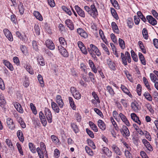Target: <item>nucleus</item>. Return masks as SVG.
Here are the masks:
<instances>
[{
  "label": "nucleus",
  "mask_w": 158,
  "mask_h": 158,
  "mask_svg": "<svg viewBox=\"0 0 158 158\" xmlns=\"http://www.w3.org/2000/svg\"><path fill=\"white\" fill-rule=\"evenodd\" d=\"M90 7L91 8L86 6L84 7V8L89 14L91 16L93 15V16H96L98 14V12L95 6L92 5Z\"/></svg>",
  "instance_id": "1"
},
{
  "label": "nucleus",
  "mask_w": 158,
  "mask_h": 158,
  "mask_svg": "<svg viewBox=\"0 0 158 158\" xmlns=\"http://www.w3.org/2000/svg\"><path fill=\"white\" fill-rule=\"evenodd\" d=\"M70 91L75 99L79 100L81 98V94L75 88L73 87H71Z\"/></svg>",
  "instance_id": "2"
},
{
  "label": "nucleus",
  "mask_w": 158,
  "mask_h": 158,
  "mask_svg": "<svg viewBox=\"0 0 158 158\" xmlns=\"http://www.w3.org/2000/svg\"><path fill=\"white\" fill-rule=\"evenodd\" d=\"M45 114L46 117L48 122L51 123L52 122V116L50 110L48 108L45 109Z\"/></svg>",
  "instance_id": "3"
},
{
  "label": "nucleus",
  "mask_w": 158,
  "mask_h": 158,
  "mask_svg": "<svg viewBox=\"0 0 158 158\" xmlns=\"http://www.w3.org/2000/svg\"><path fill=\"white\" fill-rule=\"evenodd\" d=\"M121 133L123 136L128 137L130 135L129 131L127 127L125 125H123L122 128L120 129Z\"/></svg>",
  "instance_id": "4"
},
{
  "label": "nucleus",
  "mask_w": 158,
  "mask_h": 158,
  "mask_svg": "<svg viewBox=\"0 0 158 158\" xmlns=\"http://www.w3.org/2000/svg\"><path fill=\"white\" fill-rule=\"evenodd\" d=\"M58 49L61 54L64 57H68L69 55L67 50L62 46H59L58 47Z\"/></svg>",
  "instance_id": "5"
},
{
  "label": "nucleus",
  "mask_w": 158,
  "mask_h": 158,
  "mask_svg": "<svg viewBox=\"0 0 158 158\" xmlns=\"http://www.w3.org/2000/svg\"><path fill=\"white\" fill-rule=\"evenodd\" d=\"M6 122L8 128L11 130H13L15 128V125L13 120L10 118L6 119Z\"/></svg>",
  "instance_id": "6"
},
{
  "label": "nucleus",
  "mask_w": 158,
  "mask_h": 158,
  "mask_svg": "<svg viewBox=\"0 0 158 158\" xmlns=\"http://www.w3.org/2000/svg\"><path fill=\"white\" fill-rule=\"evenodd\" d=\"M77 32L82 38L86 39L88 37V34L81 28H79L77 29Z\"/></svg>",
  "instance_id": "7"
},
{
  "label": "nucleus",
  "mask_w": 158,
  "mask_h": 158,
  "mask_svg": "<svg viewBox=\"0 0 158 158\" xmlns=\"http://www.w3.org/2000/svg\"><path fill=\"white\" fill-rule=\"evenodd\" d=\"M106 62L109 67L111 69L113 70H116V64L113 61H112L110 58H108L107 59Z\"/></svg>",
  "instance_id": "8"
},
{
  "label": "nucleus",
  "mask_w": 158,
  "mask_h": 158,
  "mask_svg": "<svg viewBox=\"0 0 158 158\" xmlns=\"http://www.w3.org/2000/svg\"><path fill=\"white\" fill-rule=\"evenodd\" d=\"M56 103L58 104L60 108H63L64 103L63 102V100L62 99L60 95H57L56 96Z\"/></svg>",
  "instance_id": "9"
},
{
  "label": "nucleus",
  "mask_w": 158,
  "mask_h": 158,
  "mask_svg": "<svg viewBox=\"0 0 158 158\" xmlns=\"http://www.w3.org/2000/svg\"><path fill=\"white\" fill-rule=\"evenodd\" d=\"M3 33L8 40L10 41L13 40L12 35L10 31L7 29H5L3 30Z\"/></svg>",
  "instance_id": "10"
},
{
  "label": "nucleus",
  "mask_w": 158,
  "mask_h": 158,
  "mask_svg": "<svg viewBox=\"0 0 158 158\" xmlns=\"http://www.w3.org/2000/svg\"><path fill=\"white\" fill-rule=\"evenodd\" d=\"M75 8L76 11L79 15L82 18H85V14L83 10L77 5H76L75 6Z\"/></svg>",
  "instance_id": "11"
},
{
  "label": "nucleus",
  "mask_w": 158,
  "mask_h": 158,
  "mask_svg": "<svg viewBox=\"0 0 158 158\" xmlns=\"http://www.w3.org/2000/svg\"><path fill=\"white\" fill-rule=\"evenodd\" d=\"M131 106L132 109L135 112L138 111L140 109V107L136 102H134L131 103Z\"/></svg>",
  "instance_id": "12"
},
{
  "label": "nucleus",
  "mask_w": 158,
  "mask_h": 158,
  "mask_svg": "<svg viewBox=\"0 0 158 158\" xmlns=\"http://www.w3.org/2000/svg\"><path fill=\"white\" fill-rule=\"evenodd\" d=\"M146 19L148 20L149 23L152 25L155 26L157 24V21L151 15L147 16Z\"/></svg>",
  "instance_id": "13"
},
{
  "label": "nucleus",
  "mask_w": 158,
  "mask_h": 158,
  "mask_svg": "<svg viewBox=\"0 0 158 158\" xmlns=\"http://www.w3.org/2000/svg\"><path fill=\"white\" fill-rule=\"evenodd\" d=\"M46 46L49 49L53 50L55 48V45L53 42L51 40H47L45 42Z\"/></svg>",
  "instance_id": "14"
},
{
  "label": "nucleus",
  "mask_w": 158,
  "mask_h": 158,
  "mask_svg": "<svg viewBox=\"0 0 158 158\" xmlns=\"http://www.w3.org/2000/svg\"><path fill=\"white\" fill-rule=\"evenodd\" d=\"M103 153L105 154L109 157H111L112 156V152L109 149L106 147H103L102 149Z\"/></svg>",
  "instance_id": "15"
},
{
  "label": "nucleus",
  "mask_w": 158,
  "mask_h": 158,
  "mask_svg": "<svg viewBox=\"0 0 158 158\" xmlns=\"http://www.w3.org/2000/svg\"><path fill=\"white\" fill-rule=\"evenodd\" d=\"M142 142L148 150L150 151H152L153 148L152 146L146 139H143L142 140Z\"/></svg>",
  "instance_id": "16"
},
{
  "label": "nucleus",
  "mask_w": 158,
  "mask_h": 158,
  "mask_svg": "<svg viewBox=\"0 0 158 158\" xmlns=\"http://www.w3.org/2000/svg\"><path fill=\"white\" fill-rule=\"evenodd\" d=\"M39 115L42 124L44 126H45L47 125V122L44 114L42 111H40Z\"/></svg>",
  "instance_id": "17"
},
{
  "label": "nucleus",
  "mask_w": 158,
  "mask_h": 158,
  "mask_svg": "<svg viewBox=\"0 0 158 158\" xmlns=\"http://www.w3.org/2000/svg\"><path fill=\"white\" fill-rule=\"evenodd\" d=\"M119 116L123 122L127 126H129L130 123L126 117L122 113H120Z\"/></svg>",
  "instance_id": "18"
},
{
  "label": "nucleus",
  "mask_w": 158,
  "mask_h": 158,
  "mask_svg": "<svg viewBox=\"0 0 158 158\" xmlns=\"http://www.w3.org/2000/svg\"><path fill=\"white\" fill-rule=\"evenodd\" d=\"M65 23L67 27L71 30H73L74 26L72 21L69 19H67L65 21Z\"/></svg>",
  "instance_id": "19"
},
{
  "label": "nucleus",
  "mask_w": 158,
  "mask_h": 158,
  "mask_svg": "<svg viewBox=\"0 0 158 158\" xmlns=\"http://www.w3.org/2000/svg\"><path fill=\"white\" fill-rule=\"evenodd\" d=\"M90 47L92 50L96 53L97 56H99L101 55V53L98 48L95 45L91 44L90 45Z\"/></svg>",
  "instance_id": "20"
},
{
  "label": "nucleus",
  "mask_w": 158,
  "mask_h": 158,
  "mask_svg": "<svg viewBox=\"0 0 158 158\" xmlns=\"http://www.w3.org/2000/svg\"><path fill=\"white\" fill-rule=\"evenodd\" d=\"M98 125L99 128L102 131H104L106 129V125L102 120L99 119L98 121Z\"/></svg>",
  "instance_id": "21"
},
{
  "label": "nucleus",
  "mask_w": 158,
  "mask_h": 158,
  "mask_svg": "<svg viewBox=\"0 0 158 158\" xmlns=\"http://www.w3.org/2000/svg\"><path fill=\"white\" fill-rule=\"evenodd\" d=\"M112 148L113 151L117 155L120 156L122 153L119 148L115 145H113L112 146Z\"/></svg>",
  "instance_id": "22"
},
{
  "label": "nucleus",
  "mask_w": 158,
  "mask_h": 158,
  "mask_svg": "<svg viewBox=\"0 0 158 158\" xmlns=\"http://www.w3.org/2000/svg\"><path fill=\"white\" fill-rule=\"evenodd\" d=\"M131 118L135 122L137 123L138 124L140 125L141 122L139 120V117L136 115V114L133 113L131 114Z\"/></svg>",
  "instance_id": "23"
},
{
  "label": "nucleus",
  "mask_w": 158,
  "mask_h": 158,
  "mask_svg": "<svg viewBox=\"0 0 158 158\" xmlns=\"http://www.w3.org/2000/svg\"><path fill=\"white\" fill-rule=\"evenodd\" d=\"M51 106L53 110L56 113H59L60 111V109L57 104L53 101L51 102Z\"/></svg>",
  "instance_id": "24"
},
{
  "label": "nucleus",
  "mask_w": 158,
  "mask_h": 158,
  "mask_svg": "<svg viewBox=\"0 0 158 158\" xmlns=\"http://www.w3.org/2000/svg\"><path fill=\"white\" fill-rule=\"evenodd\" d=\"M14 106L16 110L21 113H23V110L21 105L18 102H16L14 104Z\"/></svg>",
  "instance_id": "25"
},
{
  "label": "nucleus",
  "mask_w": 158,
  "mask_h": 158,
  "mask_svg": "<svg viewBox=\"0 0 158 158\" xmlns=\"http://www.w3.org/2000/svg\"><path fill=\"white\" fill-rule=\"evenodd\" d=\"M89 64L90 67L91 68L92 71L95 73H97V71L95 65L91 60H89Z\"/></svg>",
  "instance_id": "26"
},
{
  "label": "nucleus",
  "mask_w": 158,
  "mask_h": 158,
  "mask_svg": "<svg viewBox=\"0 0 158 158\" xmlns=\"http://www.w3.org/2000/svg\"><path fill=\"white\" fill-rule=\"evenodd\" d=\"M111 27L113 30L114 32L116 33H119V30L118 26L115 22H112L111 24Z\"/></svg>",
  "instance_id": "27"
},
{
  "label": "nucleus",
  "mask_w": 158,
  "mask_h": 158,
  "mask_svg": "<svg viewBox=\"0 0 158 158\" xmlns=\"http://www.w3.org/2000/svg\"><path fill=\"white\" fill-rule=\"evenodd\" d=\"M121 89L123 92L126 94L128 95L129 97H131L132 95L130 92H129L128 89L124 85H121Z\"/></svg>",
  "instance_id": "28"
},
{
  "label": "nucleus",
  "mask_w": 158,
  "mask_h": 158,
  "mask_svg": "<svg viewBox=\"0 0 158 158\" xmlns=\"http://www.w3.org/2000/svg\"><path fill=\"white\" fill-rule=\"evenodd\" d=\"M51 138L52 140V142L58 145L60 144L59 139L54 135H52L51 136Z\"/></svg>",
  "instance_id": "29"
},
{
  "label": "nucleus",
  "mask_w": 158,
  "mask_h": 158,
  "mask_svg": "<svg viewBox=\"0 0 158 158\" xmlns=\"http://www.w3.org/2000/svg\"><path fill=\"white\" fill-rule=\"evenodd\" d=\"M3 63L10 71H13L14 68L12 65L7 60H3Z\"/></svg>",
  "instance_id": "30"
},
{
  "label": "nucleus",
  "mask_w": 158,
  "mask_h": 158,
  "mask_svg": "<svg viewBox=\"0 0 158 158\" xmlns=\"http://www.w3.org/2000/svg\"><path fill=\"white\" fill-rule=\"evenodd\" d=\"M17 136L20 141L22 142L24 141V139L22 131L20 130L18 131L17 133Z\"/></svg>",
  "instance_id": "31"
},
{
  "label": "nucleus",
  "mask_w": 158,
  "mask_h": 158,
  "mask_svg": "<svg viewBox=\"0 0 158 158\" xmlns=\"http://www.w3.org/2000/svg\"><path fill=\"white\" fill-rule=\"evenodd\" d=\"M40 146L42 152L45 153L46 156L48 157L47 154V151L46 150L45 145L44 143L43 142H41L40 143Z\"/></svg>",
  "instance_id": "32"
},
{
  "label": "nucleus",
  "mask_w": 158,
  "mask_h": 158,
  "mask_svg": "<svg viewBox=\"0 0 158 158\" xmlns=\"http://www.w3.org/2000/svg\"><path fill=\"white\" fill-rule=\"evenodd\" d=\"M34 15L36 18L40 21H42L43 20L42 16L40 13L38 11H35L34 12Z\"/></svg>",
  "instance_id": "33"
},
{
  "label": "nucleus",
  "mask_w": 158,
  "mask_h": 158,
  "mask_svg": "<svg viewBox=\"0 0 158 158\" xmlns=\"http://www.w3.org/2000/svg\"><path fill=\"white\" fill-rule=\"evenodd\" d=\"M111 14L116 19L118 20L119 17L115 10L113 8H110Z\"/></svg>",
  "instance_id": "34"
},
{
  "label": "nucleus",
  "mask_w": 158,
  "mask_h": 158,
  "mask_svg": "<svg viewBox=\"0 0 158 158\" xmlns=\"http://www.w3.org/2000/svg\"><path fill=\"white\" fill-rule=\"evenodd\" d=\"M89 123L90 127L94 131L96 132L98 131L97 127L92 122L89 121Z\"/></svg>",
  "instance_id": "35"
},
{
  "label": "nucleus",
  "mask_w": 158,
  "mask_h": 158,
  "mask_svg": "<svg viewBox=\"0 0 158 158\" xmlns=\"http://www.w3.org/2000/svg\"><path fill=\"white\" fill-rule=\"evenodd\" d=\"M16 36L24 42L26 43L27 42V40L23 37L19 32L17 31L16 32Z\"/></svg>",
  "instance_id": "36"
},
{
  "label": "nucleus",
  "mask_w": 158,
  "mask_h": 158,
  "mask_svg": "<svg viewBox=\"0 0 158 158\" xmlns=\"http://www.w3.org/2000/svg\"><path fill=\"white\" fill-rule=\"evenodd\" d=\"M18 8L20 14L21 15L23 14L24 11V9L23 7V3L22 2H19V3L18 5Z\"/></svg>",
  "instance_id": "37"
},
{
  "label": "nucleus",
  "mask_w": 158,
  "mask_h": 158,
  "mask_svg": "<svg viewBox=\"0 0 158 158\" xmlns=\"http://www.w3.org/2000/svg\"><path fill=\"white\" fill-rule=\"evenodd\" d=\"M138 44L140 48L141 49L142 52L144 53H146V51L145 48L144 46L141 41H139Z\"/></svg>",
  "instance_id": "38"
},
{
  "label": "nucleus",
  "mask_w": 158,
  "mask_h": 158,
  "mask_svg": "<svg viewBox=\"0 0 158 158\" xmlns=\"http://www.w3.org/2000/svg\"><path fill=\"white\" fill-rule=\"evenodd\" d=\"M29 147L30 150L33 153H35L36 152V148L35 146L31 143H29Z\"/></svg>",
  "instance_id": "39"
},
{
  "label": "nucleus",
  "mask_w": 158,
  "mask_h": 158,
  "mask_svg": "<svg viewBox=\"0 0 158 158\" xmlns=\"http://www.w3.org/2000/svg\"><path fill=\"white\" fill-rule=\"evenodd\" d=\"M121 58L123 64L124 65H127V59L125 57V55L123 53H121Z\"/></svg>",
  "instance_id": "40"
},
{
  "label": "nucleus",
  "mask_w": 158,
  "mask_h": 158,
  "mask_svg": "<svg viewBox=\"0 0 158 158\" xmlns=\"http://www.w3.org/2000/svg\"><path fill=\"white\" fill-rule=\"evenodd\" d=\"M99 34L100 35L103 41L106 44V42H107L106 40V39L104 36L103 32L101 29H100L99 31Z\"/></svg>",
  "instance_id": "41"
},
{
  "label": "nucleus",
  "mask_w": 158,
  "mask_h": 158,
  "mask_svg": "<svg viewBox=\"0 0 158 158\" xmlns=\"http://www.w3.org/2000/svg\"><path fill=\"white\" fill-rule=\"evenodd\" d=\"M150 76L151 81L155 83H156V82H158V79L154 74L151 73L150 74Z\"/></svg>",
  "instance_id": "42"
},
{
  "label": "nucleus",
  "mask_w": 158,
  "mask_h": 158,
  "mask_svg": "<svg viewBox=\"0 0 158 158\" xmlns=\"http://www.w3.org/2000/svg\"><path fill=\"white\" fill-rule=\"evenodd\" d=\"M137 15L139 18H140V19L144 22L146 21V19L145 17L143 15L141 11H139L137 12Z\"/></svg>",
  "instance_id": "43"
},
{
  "label": "nucleus",
  "mask_w": 158,
  "mask_h": 158,
  "mask_svg": "<svg viewBox=\"0 0 158 158\" xmlns=\"http://www.w3.org/2000/svg\"><path fill=\"white\" fill-rule=\"evenodd\" d=\"M106 90L111 95H114L115 93L111 86L110 85H108L106 87Z\"/></svg>",
  "instance_id": "44"
},
{
  "label": "nucleus",
  "mask_w": 158,
  "mask_h": 158,
  "mask_svg": "<svg viewBox=\"0 0 158 158\" xmlns=\"http://www.w3.org/2000/svg\"><path fill=\"white\" fill-rule=\"evenodd\" d=\"M142 33L143 38L146 40L148 39V36L147 29L145 28H143V29Z\"/></svg>",
  "instance_id": "45"
},
{
  "label": "nucleus",
  "mask_w": 158,
  "mask_h": 158,
  "mask_svg": "<svg viewBox=\"0 0 158 158\" xmlns=\"http://www.w3.org/2000/svg\"><path fill=\"white\" fill-rule=\"evenodd\" d=\"M71 127L73 129V131L75 133L78 132L79 129L77 126L74 123H72Z\"/></svg>",
  "instance_id": "46"
},
{
  "label": "nucleus",
  "mask_w": 158,
  "mask_h": 158,
  "mask_svg": "<svg viewBox=\"0 0 158 158\" xmlns=\"http://www.w3.org/2000/svg\"><path fill=\"white\" fill-rule=\"evenodd\" d=\"M143 95L145 98L148 101H150L152 100V97L148 92H145Z\"/></svg>",
  "instance_id": "47"
},
{
  "label": "nucleus",
  "mask_w": 158,
  "mask_h": 158,
  "mask_svg": "<svg viewBox=\"0 0 158 158\" xmlns=\"http://www.w3.org/2000/svg\"><path fill=\"white\" fill-rule=\"evenodd\" d=\"M37 78L40 84L41 85V86L43 87L44 86V81L41 75L39 74Z\"/></svg>",
  "instance_id": "48"
},
{
  "label": "nucleus",
  "mask_w": 158,
  "mask_h": 158,
  "mask_svg": "<svg viewBox=\"0 0 158 158\" xmlns=\"http://www.w3.org/2000/svg\"><path fill=\"white\" fill-rule=\"evenodd\" d=\"M143 81L144 83V84L146 86V87L147 88V89L149 90H151V89L150 88V85L149 84L148 81L147 79L145 77H143Z\"/></svg>",
  "instance_id": "49"
},
{
  "label": "nucleus",
  "mask_w": 158,
  "mask_h": 158,
  "mask_svg": "<svg viewBox=\"0 0 158 158\" xmlns=\"http://www.w3.org/2000/svg\"><path fill=\"white\" fill-rule=\"evenodd\" d=\"M34 29L35 33L37 35H40V29L38 25H35L34 27Z\"/></svg>",
  "instance_id": "50"
},
{
  "label": "nucleus",
  "mask_w": 158,
  "mask_h": 158,
  "mask_svg": "<svg viewBox=\"0 0 158 158\" xmlns=\"http://www.w3.org/2000/svg\"><path fill=\"white\" fill-rule=\"evenodd\" d=\"M59 40L61 45L63 46H66L67 45V43L64 38L60 37L59 38Z\"/></svg>",
  "instance_id": "51"
},
{
  "label": "nucleus",
  "mask_w": 158,
  "mask_h": 158,
  "mask_svg": "<svg viewBox=\"0 0 158 158\" xmlns=\"http://www.w3.org/2000/svg\"><path fill=\"white\" fill-rule=\"evenodd\" d=\"M131 53L132 58L133 60L135 62H137L138 59L137 55H136L134 51L132 50L131 51Z\"/></svg>",
  "instance_id": "52"
},
{
  "label": "nucleus",
  "mask_w": 158,
  "mask_h": 158,
  "mask_svg": "<svg viewBox=\"0 0 158 158\" xmlns=\"http://www.w3.org/2000/svg\"><path fill=\"white\" fill-rule=\"evenodd\" d=\"M16 146L17 147L18 150L19 151V153L21 155H23V153L21 145L19 144V143H16Z\"/></svg>",
  "instance_id": "53"
},
{
  "label": "nucleus",
  "mask_w": 158,
  "mask_h": 158,
  "mask_svg": "<svg viewBox=\"0 0 158 158\" xmlns=\"http://www.w3.org/2000/svg\"><path fill=\"white\" fill-rule=\"evenodd\" d=\"M85 149L87 153L89 155L91 156H93V152L89 147L87 146H86L85 147Z\"/></svg>",
  "instance_id": "54"
},
{
  "label": "nucleus",
  "mask_w": 158,
  "mask_h": 158,
  "mask_svg": "<svg viewBox=\"0 0 158 158\" xmlns=\"http://www.w3.org/2000/svg\"><path fill=\"white\" fill-rule=\"evenodd\" d=\"M26 69L27 71L30 74L32 75L34 74L33 70L31 66L27 65Z\"/></svg>",
  "instance_id": "55"
},
{
  "label": "nucleus",
  "mask_w": 158,
  "mask_h": 158,
  "mask_svg": "<svg viewBox=\"0 0 158 158\" xmlns=\"http://www.w3.org/2000/svg\"><path fill=\"white\" fill-rule=\"evenodd\" d=\"M127 24L128 27L130 28H131L133 25H134V23L133 22L132 19L131 18H129L127 20Z\"/></svg>",
  "instance_id": "56"
},
{
  "label": "nucleus",
  "mask_w": 158,
  "mask_h": 158,
  "mask_svg": "<svg viewBox=\"0 0 158 158\" xmlns=\"http://www.w3.org/2000/svg\"><path fill=\"white\" fill-rule=\"evenodd\" d=\"M30 106L33 113L35 115L37 113V112L35 107L32 103H30Z\"/></svg>",
  "instance_id": "57"
},
{
  "label": "nucleus",
  "mask_w": 158,
  "mask_h": 158,
  "mask_svg": "<svg viewBox=\"0 0 158 158\" xmlns=\"http://www.w3.org/2000/svg\"><path fill=\"white\" fill-rule=\"evenodd\" d=\"M119 45L121 48L124 49L125 48V43L124 41L121 39L119 38L118 40Z\"/></svg>",
  "instance_id": "58"
},
{
  "label": "nucleus",
  "mask_w": 158,
  "mask_h": 158,
  "mask_svg": "<svg viewBox=\"0 0 158 158\" xmlns=\"http://www.w3.org/2000/svg\"><path fill=\"white\" fill-rule=\"evenodd\" d=\"M92 94L94 99L97 101V102L99 103L100 102V101L99 98L97 95V94H96V93L95 92H92Z\"/></svg>",
  "instance_id": "59"
},
{
  "label": "nucleus",
  "mask_w": 158,
  "mask_h": 158,
  "mask_svg": "<svg viewBox=\"0 0 158 158\" xmlns=\"http://www.w3.org/2000/svg\"><path fill=\"white\" fill-rule=\"evenodd\" d=\"M62 8L63 10L66 12L69 15H71L72 14V12L71 10L67 8L65 6H63Z\"/></svg>",
  "instance_id": "60"
},
{
  "label": "nucleus",
  "mask_w": 158,
  "mask_h": 158,
  "mask_svg": "<svg viewBox=\"0 0 158 158\" xmlns=\"http://www.w3.org/2000/svg\"><path fill=\"white\" fill-rule=\"evenodd\" d=\"M5 142L9 148H12L14 147L13 145L10 140L8 139H6Z\"/></svg>",
  "instance_id": "61"
},
{
  "label": "nucleus",
  "mask_w": 158,
  "mask_h": 158,
  "mask_svg": "<svg viewBox=\"0 0 158 158\" xmlns=\"http://www.w3.org/2000/svg\"><path fill=\"white\" fill-rule=\"evenodd\" d=\"M19 123L20 124V126L23 128H25L26 127V125L25 123L23 120L22 118L21 117H20L19 119Z\"/></svg>",
  "instance_id": "62"
},
{
  "label": "nucleus",
  "mask_w": 158,
  "mask_h": 158,
  "mask_svg": "<svg viewBox=\"0 0 158 158\" xmlns=\"http://www.w3.org/2000/svg\"><path fill=\"white\" fill-rule=\"evenodd\" d=\"M6 101L5 100L0 101V106L4 110L5 109Z\"/></svg>",
  "instance_id": "63"
},
{
  "label": "nucleus",
  "mask_w": 158,
  "mask_h": 158,
  "mask_svg": "<svg viewBox=\"0 0 158 158\" xmlns=\"http://www.w3.org/2000/svg\"><path fill=\"white\" fill-rule=\"evenodd\" d=\"M38 61L41 66H43L45 65V62L42 57L40 58H38Z\"/></svg>",
  "instance_id": "64"
}]
</instances>
